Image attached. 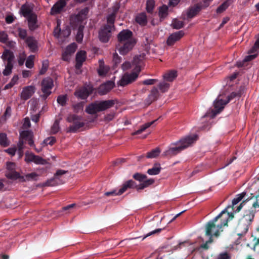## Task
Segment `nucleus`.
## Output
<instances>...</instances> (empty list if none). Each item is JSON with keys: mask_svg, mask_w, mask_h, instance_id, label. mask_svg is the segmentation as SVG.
<instances>
[{"mask_svg": "<svg viewBox=\"0 0 259 259\" xmlns=\"http://www.w3.org/2000/svg\"><path fill=\"white\" fill-rule=\"evenodd\" d=\"M61 28L60 27V23L58 21L57 25L54 30V36L58 38H61Z\"/></svg>", "mask_w": 259, "mask_h": 259, "instance_id": "nucleus-56", "label": "nucleus"}, {"mask_svg": "<svg viewBox=\"0 0 259 259\" xmlns=\"http://www.w3.org/2000/svg\"><path fill=\"white\" fill-rule=\"evenodd\" d=\"M177 76V72L175 70H169L163 75L164 81L172 82Z\"/></svg>", "mask_w": 259, "mask_h": 259, "instance_id": "nucleus-25", "label": "nucleus"}, {"mask_svg": "<svg viewBox=\"0 0 259 259\" xmlns=\"http://www.w3.org/2000/svg\"><path fill=\"white\" fill-rule=\"evenodd\" d=\"M233 2L234 0H226L218 8L217 13L219 14L223 13Z\"/></svg>", "mask_w": 259, "mask_h": 259, "instance_id": "nucleus-31", "label": "nucleus"}, {"mask_svg": "<svg viewBox=\"0 0 259 259\" xmlns=\"http://www.w3.org/2000/svg\"><path fill=\"white\" fill-rule=\"evenodd\" d=\"M197 138L196 135L193 136H189L186 138L180 140L177 144L174 145H179L177 147H170L167 150L165 151L162 156L167 157H171L176 155L178 153H180L181 151L187 148L192 143H193Z\"/></svg>", "mask_w": 259, "mask_h": 259, "instance_id": "nucleus-2", "label": "nucleus"}, {"mask_svg": "<svg viewBox=\"0 0 259 259\" xmlns=\"http://www.w3.org/2000/svg\"><path fill=\"white\" fill-rule=\"evenodd\" d=\"M138 72L135 71L131 73H125L117 82L118 85L124 87L136 80L138 76Z\"/></svg>", "mask_w": 259, "mask_h": 259, "instance_id": "nucleus-9", "label": "nucleus"}, {"mask_svg": "<svg viewBox=\"0 0 259 259\" xmlns=\"http://www.w3.org/2000/svg\"><path fill=\"white\" fill-rule=\"evenodd\" d=\"M26 18L28 22L29 28L31 30L35 29L37 18L36 15L35 14H33Z\"/></svg>", "mask_w": 259, "mask_h": 259, "instance_id": "nucleus-29", "label": "nucleus"}, {"mask_svg": "<svg viewBox=\"0 0 259 259\" xmlns=\"http://www.w3.org/2000/svg\"><path fill=\"white\" fill-rule=\"evenodd\" d=\"M66 95H61L58 97L57 102L62 106L65 105L66 102Z\"/></svg>", "mask_w": 259, "mask_h": 259, "instance_id": "nucleus-60", "label": "nucleus"}, {"mask_svg": "<svg viewBox=\"0 0 259 259\" xmlns=\"http://www.w3.org/2000/svg\"><path fill=\"white\" fill-rule=\"evenodd\" d=\"M86 58V53L85 51H81L78 52L76 55V67L79 68L82 63L85 61Z\"/></svg>", "mask_w": 259, "mask_h": 259, "instance_id": "nucleus-22", "label": "nucleus"}, {"mask_svg": "<svg viewBox=\"0 0 259 259\" xmlns=\"http://www.w3.org/2000/svg\"><path fill=\"white\" fill-rule=\"evenodd\" d=\"M159 96V92L157 88H153L151 91L150 94L149 95L148 98L150 101L151 103L152 102L156 100Z\"/></svg>", "mask_w": 259, "mask_h": 259, "instance_id": "nucleus-34", "label": "nucleus"}, {"mask_svg": "<svg viewBox=\"0 0 259 259\" xmlns=\"http://www.w3.org/2000/svg\"><path fill=\"white\" fill-rule=\"evenodd\" d=\"M13 67V63H6L5 69L4 70L3 73L5 76L10 75L12 73V70Z\"/></svg>", "mask_w": 259, "mask_h": 259, "instance_id": "nucleus-42", "label": "nucleus"}, {"mask_svg": "<svg viewBox=\"0 0 259 259\" xmlns=\"http://www.w3.org/2000/svg\"><path fill=\"white\" fill-rule=\"evenodd\" d=\"M116 49L121 55H125L131 51L136 44V39L133 36V32L128 29L120 31L117 35Z\"/></svg>", "mask_w": 259, "mask_h": 259, "instance_id": "nucleus-1", "label": "nucleus"}, {"mask_svg": "<svg viewBox=\"0 0 259 259\" xmlns=\"http://www.w3.org/2000/svg\"><path fill=\"white\" fill-rule=\"evenodd\" d=\"M228 103V101H223L222 99H220V96H219L214 102V107L215 110L211 111L212 113V115H211V117L213 118L218 113H220Z\"/></svg>", "mask_w": 259, "mask_h": 259, "instance_id": "nucleus-11", "label": "nucleus"}, {"mask_svg": "<svg viewBox=\"0 0 259 259\" xmlns=\"http://www.w3.org/2000/svg\"><path fill=\"white\" fill-rule=\"evenodd\" d=\"M254 212L251 210L248 213L244 215L239 221V225L243 226L248 227L251 225V222L254 217Z\"/></svg>", "mask_w": 259, "mask_h": 259, "instance_id": "nucleus-16", "label": "nucleus"}, {"mask_svg": "<svg viewBox=\"0 0 259 259\" xmlns=\"http://www.w3.org/2000/svg\"><path fill=\"white\" fill-rule=\"evenodd\" d=\"M135 186H136V183L133 180H130L127 181L122 184L121 188L117 192V194L121 195L128 189L135 188Z\"/></svg>", "mask_w": 259, "mask_h": 259, "instance_id": "nucleus-20", "label": "nucleus"}, {"mask_svg": "<svg viewBox=\"0 0 259 259\" xmlns=\"http://www.w3.org/2000/svg\"><path fill=\"white\" fill-rule=\"evenodd\" d=\"M6 177L11 179H20L21 176H20L19 174L15 171H10L6 174Z\"/></svg>", "mask_w": 259, "mask_h": 259, "instance_id": "nucleus-47", "label": "nucleus"}, {"mask_svg": "<svg viewBox=\"0 0 259 259\" xmlns=\"http://www.w3.org/2000/svg\"><path fill=\"white\" fill-rule=\"evenodd\" d=\"M26 54L24 53H22L20 54L18 58V63L19 65H22L26 59Z\"/></svg>", "mask_w": 259, "mask_h": 259, "instance_id": "nucleus-62", "label": "nucleus"}, {"mask_svg": "<svg viewBox=\"0 0 259 259\" xmlns=\"http://www.w3.org/2000/svg\"><path fill=\"white\" fill-rule=\"evenodd\" d=\"M23 141L24 144L28 141V144L31 146H34L33 141V135L30 131H23L20 133L19 141Z\"/></svg>", "mask_w": 259, "mask_h": 259, "instance_id": "nucleus-18", "label": "nucleus"}, {"mask_svg": "<svg viewBox=\"0 0 259 259\" xmlns=\"http://www.w3.org/2000/svg\"><path fill=\"white\" fill-rule=\"evenodd\" d=\"M145 59V55L143 53L139 55L136 56L133 60V65L135 66V71L139 73L141 67L144 65V61Z\"/></svg>", "mask_w": 259, "mask_h": 259, "instance_id": "nucleus-14", "label": "nucleus"}, {"mask_svg": "<svg viewBox=\"0 0 259 259\" xmlns=\"http://www.w3.org/2000/svg\"><path fill=\"white\" fill-rule=\"evenodd\" d=\"M0 144L4 147H7L9 145L7 135L4 133L0 134Z\"/></svg>", "mask_w": 259, "mask_h": 259, "instance_id": "nucleus-41", "label": "nucleus"}, {"mask_svg": "<svg viewBox=\"0 0 259 259\" xmlns=\"http://www.w3.org/2000/svg\"><path fill=\"white\" fill-rule=\"evenodd\" d=\"M55 142H56V139H55V137H49V138L45 139L44 141L42 144L44 145H52L55 143Z\"/></svg>", "mask_w": 259, "mask_h": 259, "instance_id": "nucleus-58", "label": "nucleus"}, {"mask_svg": "<svg viewBox=\"0 0 259 259\" xmlns=\"http://www.w3.org/2000/svg\"><path fill=\"white\" fill-rule=\"evenodd\" d=\"M34 56L30 55L26 59L25 65L27 68H32L34 66Z\"/></svg>", "mask_w": 259, "mask_h": 259, "instance_id": "nucleus-45", "label": "nucleus"}, {"mask_svg": "<svg viewBox=\"0 0 259 259\" xmlns=\"http://www.w3.org/2000/svg\"><path fill=\"white\" fill-rule=\"evenodd\" d=\"M245 193H242L241 194H238L232 201L233 207L240 202L245 196Z\"/></svg>", "mask_w": 259, "mask_h": 259, "instance_id": "nucleus-54", "label": "nucleus"}, {"mask_svg": "<svg viewBox=\"0 0 259 259\" xmlns=\"http://www.w3.org/2000/svg\"><path fill=\"white\" fill-rule=\"evenodd\" d=\"M115 15L114 14H112L109 15L107 18V24L105 25V26H114L113 24L114 22Z\"/></svg>", "mask_w": 259, "mask_h": 259, "instance_id": "nucleus-59", "label": "nucleus"}, {"mask_svg": "<svg viewBox=\"0 0 259 259\" xmlns=\"http://www.w3.org/2000/svg\"><path fill=\"white\" fill-rule=\"evenodd\" d=\"M172 27L176 29H179L182 28L184 26V23L182 21L175 19L172 21L171 23Z\"/></svg>", "mask_w": 259, "mask_h": 259, "instance_id": "nucleus-44", "label": "nucleus"}, {"mask_svg": "<svg viewBox=\"0 0 259 259\" xmlns=\"http://www.w3.org/2000/svg\"><path fill=\"white\" fill-rule=\"evenodd\" d=\"M259 52V34L256 36V40L253 47L249 50L250 53Z\"/></svg>", "mask_w": 259, "mask_h": 259, "instance_id": "nucleus-50", "label": "nucleus"}, {"mask_svg": "<svg viewBox=\"0 0 259 259\" xmlns=\"http://www.w3.org/2000/svg\"><path fill=\"white\" fill-rule=\"evenodd\" d=\"M154 183V180L153 179H149L146 180H144L143 181V184L146 188L151 185H152Z\"/></svg>", "mask_w": 259, "mask_h": 259, "instance_id": "nucleus-64", "label": "nucleus"}, {"mask_svg": "<svg viewBox=\"0 0 259 259\" xmlns=\"http://www.w3.org/2000/svg\"><path fill=\"white\" fill-rule=\"evenodd\" d=\"M157 120V119H156V120H153L152 121H151V122L145 123L144 124L141 125L140 128L138 130H137L136 132H135L134 133H133L132 134V135H139V134H141L143 132H144L147 128H148L150 126H151Z\"/></svg>", "mask_w": 259, "mask_h": 259, "instance_id": "nucleus-33", "label": "nucleus"}, {"mask_svg": "<svg viewBox=\"0 0 259 259\" xmlns=\"http://www.w3.org/2000/svg\"><path fill=\"white\" fill-rule=\"evenodd\" d=\"M33 8L29 5H24L21 7V11L23 16L27 17L34 14L32 12Z\"/></svg>", "mask_w": 259, "mask_h": 259, "instance_id": "nucleus-30", "label": "nucleus"}, {"mask_svg": "<svg viewBox=\"0 0 259 259\" xmlns=\"http://www.w3.org/2000/svg\"><path fill=\"white\" fill-rule=\"evenodd\" d=\"M205 235L209 237L208 242L213 241L212 238H218L221 232L223 231V228H206Z\"/></svg>", "mask_w": 259, "mask_h": 259, "instance_id": "nucleus-13", "label": "nucleus"}, {"mask_svg": "<svg viewBox=\"0 0 259 259\" xmlns=\"http://www.w3.org/2000/svg\"><path fill=\"white\" fill-rule=\"evenodd\" d=\"M114 87V83L109 81L101 84L98 88V93L100 95H104L108 93Z\"/></svg>", "mask_w": 259, "mask_h": 259, "instance_id": "nucleus-19", "label": "nucleus"}, {"mask_svg": "<svg viewBox=\"0 0 259 259\" xmlns=\"http://www.w3.org/2000/svg\"><path fill=\"white\" fill-rule=\"evenodd\" d=\"M49 62L46 60L42 62V67L39 70V74L42 75L46 73L49 67Z\"/></svg>", "mask_w": 259, "mask_h": 259, "instance_id": "nucleus-48", "label": "nucleus"}, {"mask_svg": "<svg viewBox=\"0 0 259 259\" xmlns=\"http://www.w3.org/2000/svg\"><path fill=\"white\" fill-rule=\"evenodd\" d=\"M19 36L22 39H24L27 35L26 30L21 28L18 29Z\"/></svg>", "mask_w": 259, "mask_h": 259, "instance_id": "nucleus-63", "label": "nucleus"}, {"mask_svg": "<svg viewBox=\"0 0 259 259\" xmlns=\"http://www.w3.org/2000/svg\"><path fill=\"white\" fill-rule=\"evenodd\" d=\"M160 153V150L159 148H156L151 151L147 153L146 157L149 158H153L157 157Z\"/></svg>", "mask_w": 259, "mask_h": 259, "instance_id": "nucleus-38", "label": "nucleus"}, {"mask_svg": "<svg viewBox=\"0 0 259 259\" xmlns=\"http://www.w3.org/2000/svg\"><path fill=\"white\" fill-rule=\"evenodd\" d=\"M84 26H80L78 28L77 32L76 35V40L78 42H81L83 37V29Z\"/></svg>", "mask_w": 259, "mask_h": 259, "instance_id": "nucleus-39", "label": "nucleus"}, {"mask_svg": "<svg viewBox=\"0 0 259 259\" xmlns=\"http://www.w3.org/2000/svg\"><path fill=\"white\" fill-rule=\"evenodd\" d=\"M239 72H234L230 76L226 78L225 79V81L226 82V85H228L229 87L232 86V82H233V81L237 78V76Z\"/></svg>", "mask_w": 259, "mask_h": 259, "instance_id": "nucleus-37", "label": "nucleus"}, {"mask_svg": "<svg viewBox=\"0 0 259 259\" xmlns=\"http://www.w3.org/2000/svg\"><path fill=\"white\" fill-rule=\"evenodd\" d=\"M93 92V88L91 87H82L76 90L74 95L80 99H86Z\"/></svg>", "mask_w": 259, "mask_h": 259, "instance_id": "nucleus-12", "label": "nucleus"}, {"mask_svg": "<svg viewBox=\"0 0 259 259\" xmlns=\"http://www.w3.org/2000/svg\"><path fill=\"white\" fill-rule=\"evenodd\" d=\"M81 117L76 115H70L67 117V121L69 122H73V124L69 126L67 129V132L74 133L79 128L84 125V123L80 121Z\"/></svg>", "mask_w": 259, "mask_h": 259, "instance_id": "nucleus-6", "label": "nucleus"}, {"mask_svg": "<svg viewBox=\"0 0 259 259\" xmlns=\"http://www.w3.org/2000/svg\"><path fill=\"white\" fill-rule=\"evenodd\" d=\"M154 0H147L146 5V10L148 13H152L154 8Z\"/></svg>", "mask_w": 259, "mask_h": 259, "instance_id": "nucleus-49", "label": "nucleus"}, {"mask_svg": "<svg viewBox=\"0 0 259 259\" xmlns=\"http://www.w3.org/2000/svg\"><path fill=\"white\" fill-rule=\"evenodd\" d=\"M229 207L226 208L213 220L209 221L206 227H225L230 224L233 220L234 215L233 213L228 212Z\"/></svg>", "mask_w": 259, "mask_h": 259, "instance_id": "nucleus-3", "label": "nucleus"}, {"mask_svg": "<svg viewBox=\"0 0 259 259\" xmlns=\"http://www.w3.org/2000/svg\"><path fill=\"white\" fill-rule=\"evenodd\" d=\"M26 42L31 51L34 52L37 50V42L33 37H28L27 38Z\"/></svg>", "mask_w": 259, "mask_h": 259, "instance_id": "nucleus-27", "label": "nucleus"}, {"mask_svg": "<svg viewBox=\"0 0 259 259\" xmlns=\"http://www.w3.org/2000/svg\"><path fill=\"white\" fill-rule=\"evenodd\" d=\"M137 23L141 25H145L147 23V18L146 14L144 13H141L138 15L136 19Z\"/></svg>", "mask_w": 259, "mask_h": 259, "instance_id": "nucleus-35", "label": "nucleus"}, {"mask_svg": "<svg viewBox=\"0 0 259 259\" xmlns=\"http://www.w3.org/2000/svg\"><path fill=\"white\" fill-rule=\"evenodd\" d=\"M32 162H33L37 164H42V165L46 164L48 163V162L46 160L43 159L42 158H41V157H40L39 156L35 155V157L33 158Z\"/></svg>", "mask_w": 259, "mask_h": 259, "instance_id": "nucleus-43", "label": "nucleus"}, {"mask_svg": "<svg viewBox=\"0 0 259 259\" xmlns=\"http://www.w3.org/2000/svg\"><path fill=\"white\" fill-rule=\"evenodd\" d=\"M18 145V153L19 155V158H21L23 155V149L24 148V142L23 141H19V142L17 144Z\"/></svg>", "mask_w": 259, "mask_h": 259, "instance_id": "nucleus-53", "label": "nucleus"}, {"mask_svg": "<svg viewBox=\"0 0 259 259\" xmlns=\"http://www.w3.org/2000/svg\"><path fill=\"white\" fill-rule=\"evenodd\" d=\"M158 88L161 92L164 93L166 92L168 90L169 88V84L168 83L163 81L160 82L158 84Z\"/></svg>", "mask_w": 259, "mask_h": 259, "instance_id": "nucleus-51", "label": "nucleus"}, {"mask_svg": "<svg viewBox=\"0 0 259 259\" xmlns=\"http://www.w3.org/2000/svg\"><path fill=\"white\" fill-rule=\"evenodd\" d=\"M67 172V171L64 170H57L53 178L48 181L45 185L47 186H54L57 185L63 184L64 182L61 180V177Z\"/></svg>", "mask_w": 259, "mask_h": 259, "instance_id": "nucleus-10", "label": "nucleus"}, {"mask_svg": "<svg viewBox=\"0 0 259 259\" xmlns=\"http://www.w3.org/2000/svg\"><path fill=\"white\" fill-rule=\"evenodd\" d=\"M35 88L32 85H29L23 88L21 93V98L24 100H26L30 98L34 93Z\"/></svg>", "mask_w": 259, "mask_h": 259, "instance_id": "nucleus-17", "label": "nucleus"}, {"mask_svg": "<svg viewBox=\"0 0 259 259\" xmlns=\"http://www.w3.org/2000/svg\"><path fill=\"white\" fill-rule=\"evenodd\" d=\"M88 13L87 9L81 10L77 14H74L70 17V24L73 27H79L82 25V21L86 18V16Z\"/></svg>", "mask_w": 259, "mask_h": 259, "instance_id": "nucleus-5", "label": "nucleus"}, {"mask_svg": "<svg viewBox=\"0 0 259 259\" xmlns=\"http://www.w3.org/2000/svg\"><path fill=\"white\" fill-rule=\"evenodd\" d=\"M116 102L114 100L95 101L87 106L85 111L90 114H94L112 107Z\"/></svg>", "mask_w": 259, "mask_h": 259, "instance_id": "nucleus-4", "label": "nucleus"}, {"mask_svg": "<svg viewBox=\"0 0 259 259\" xmlns=\"http://www.w3.org/2000/svg\"><path fill=\"white\" fill-rule=\"evenodd\" d=\"M168 8L166 6H163L159 8V15L160 18H165L167 15Z\"/></svg>", "mask_w": 259, "mask_h": 259, "instance_id": "nucleus-52", "label": "nucleus"}, {"mask_svg": "<svg viewBox=\"0 0 259 259\" xmlns=\"http://www.w3.org/2000/svg\"><path fill=\"white\" fill-rule=\"evenodd\" d=\"M114 29V26H104L99 32V38L101 41L107 42L111 36V32Z\"/></svg>", "mask_w": 259, "mask_h": 259, "instance_id": "nucleus-8", "label": "nucleus"}, {"mask_svg": "<svg viewBox=\"0 0 259 259\" xmlns=\"http://www.w3.org/2000/svg\"><path fill=\"white\" fill-rule=\"evenodd\" d=\"M34 157H35V155L33 153L27 152L25 154V161L26 162H31Z\"/></svg>", "mask_w": 259, "mask_h": 259, "instance_id": "nucleus-57", "label": "nucleus"}, {"mask_svg": "<svg viewBox=\"0 0 259 259\" xmlns=\"http://www.w3.org/2000/svg\"><path fill=\"white\" fill-rule=\"evenodd\" d=\"M59 130V122L58 121H55L54 123L53 126L51 127V133L52 134L57 133Z\"/></svg>", "mask_w": 259, "mask_h": 259, "instance_id": "nucleus-61", "label": "nucleus"}, {"mask_svg": "<svg viewBox=\"0 0 259 259\" xmlns=\"http://www.w3.org/2000/svg\"><path fill=\"white\" fill-rule=\"evenodd\" d=\"M38 177V175L37 173L33 172L26 174L24 176H21V177H20V180L21 182L36 181Z\"/></svg>", "mask_w": 259, "mask_h": 259, "instance_id": "nucleus-26", "label": "nucleus"}, {"mask_svg": "<svg viewBox=\"0 0 259 259\" xmlns=\"http://www.w3.org/2000/svg\"><path fill=\"white\" fill-rule=\"evenodd\" d=\"M54 86L53 81L50 77H46L42 79L41 82V91L43 93L42 97L46 99L51 94V90Z\"/></svg>", "mask_w": 259, "mask_h": 259, "instance_id": "nucleus-7", "label": "nucleus"}, {"mask_svg": "<svg viewBox=\"0 0 259 259\" xmlns=\"http://www.w3.org/2000/svg\"><path fill=\"white\" fill-rule=\"evenodd\" d=\"M183 31L181 30L171 34L167 38L166 43L168 46H172L176 42L179 41L184 35Z\"/></svg>", "mask_w": 259, "mask_h": 259, "instance_id": "nucleus-15", "label": "nucleus"}, {"mask_svg": "<svg viewBox=\"0 0 259 259\" xmlns=\"http://www.w3.org/2000/svg\"><path fill=\"white\" fill-rule=\"evenodd\" d=\"M259 52H257L256 53H250L249 51H248V53L250 55L246 56L244 60L242 61V62H238L236 63V65L238 67H242L244 65V63L245 62H246L247 61H249L250 60H252L256 58V57L257 55V54Z\"/></svg>", "mask_w": 259, "mask_h": 259, "instance_id": "nucleus-28", "label": "nucleus"}, {"mask_svg": "<svg viewBox=\"0 0 259 259\" xmlns=\"http://www.w3.org/2000/svg\"><path fill=\"white\" fill-rule=\"evenodd\" d=\"M201 10V7L198 5L189 9L187 12V16L189 18H193Z\"/></svg>", "mask_w": 259, "mask_h": 259, "instance_id": "nucleus-32", "label": "nucleus"}, {"mask_svg": "<svg viewBox=\"0 0 259 259\" xmlns=\"http://www.w3.org/2000/svg\"><path fill=\"white\" fill-rule=\"evenodd\" d=\"M2 58L5 64L13 63L14 59V55L12 52L9 50H6L3 53V54L2 56Z\"/></svg>", "mask_w": 259, "mask_h": 259, "instance_id": "nucleus-24", "label": "nucleus"}, {"mask_svg": "<svg viewBox=\"0 0 259 259\" xmlns=\"http://www.w3.org/2000/svg\"><path fill=\"white\" fill-rule=\"evenodd\" d=\"M161 170V167L159 164H155L154 166L152 168L149 169L147 173L150 175H158Z\"/></svg>", "mask_w": 259, "mask_h": 259, "instance_id": "nucleus-36", "label": "nucleus"}, {"mask_svg": "<svg viewBox=\"0 0 259 259\" xmlns=\"http://www.w3.org/2000/svg\"><path fill=\"white\" fill-rule=\"evenodd\" d=\"M244 90V88L241 87L240 90L237 92H233L231 94V95L228 96V100L227 101H228V102L229 101L235 97H239L241 96L242 94L243 93V91Z\"/></svg>", "mask_w": 259, "mask_h": 259, "instance_id": "nucleus-40", "label": "nucleus"}, {"mask_svg": "<svg viewBox=\"0 0 259 259\" xmlns=\"http://www.w3.org/2000/svg\"><path fill=\"white\" fill-rule=\"evenodd\" d=\"M76 48V45L75 43H72L66 48L65 52L70 55H72L75 52Z\"/></svg>", "mask_w": 259, "mask_h": 259, "instance_id": "nucleus-46", "label": "nucleus"}, {"mask_svg": "<svg viewBox=\"0 0 259 259\" xmlns=\"http://www.w3.org/2000/svg\"><path fill=\"white\" fill-rule=\"evenodd\" d=\"M66 3L64 0H60L55 4L51 9V14L55 15L59 13L65 6Z\"/></svg>", "mask_w": 259, "mask_h": 259, "instance_id": "nucleus-21", "label": "nucleus"}, {"mask_svg": "<svg viewBox=\"0 0 259 259\" xmlns=\"http://www.w3.org/2000/svg\"><path fill=\"white\" fill-rule=\"evenodd\" d=\"M133 178L139 182H143L147 178V176L140 173H136L134 175Z\"/></svg>", "mask_w": 259, "mask_h": 259, "instance_id": "nucleus-55", "label": "nucleus"}, {"mask_svg": "<svg viewBox=\"0 0 259 259\" xmlns=\"http://www.w3.org/2000/svg\"><path fill=\"white\" fill-rule=\"evenodd\" d=\"M99 66L98 69V72L100 76H105L109 71L110 68L108 66L105 65L103 60L99 61Z\"/></svg>", "mask_w": 259, "mask_h": 259, "instance_id": "nucleus-23", "label": "nucleus"}]
</instances>
